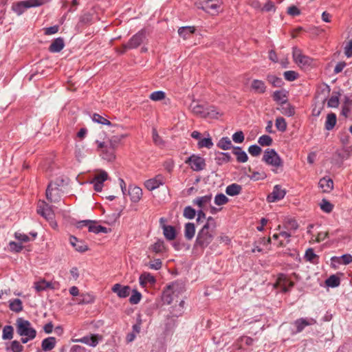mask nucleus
<instances>
[{
    "label": "nucleus",
    "mask_w": 352,
    "mask_h": 352,
    "mask_svg": "<svg viewBox=\"0 0 352 352\" xmlns=\"http://www.w3.org/2000/svg\"><path fill=\"white\" fill-rule=\"evenodd\" d=\"M37 212L46 220L50 221L52 226L55 228L57 224L53 221L54 218V212L52 207L44 201H39L37 205Z\"/></svg>",
    "instance_id": "5"
},
{
    "label": "nucleus",
    "mask_w": 352,
    "mask_h": 352,
    "mask_svg": "<svg viewBox=\"0 0 352 352\" xmlns=\"http://www.w3.org/2000/svg\"><path fill=\"white\" fill-rule=\"evenodd\" d=\"M50 0H25L19 1L16 3L13 4L12 8V10L16 12L18 15L23 14L25 10L28 8L32 7L41 6Z\"/></svg>",
    "instance_id": "4"
},
{
    "label": "nucleus",
    "mask_w": 352,
    "mask_h": 352,
    "mask_svg": "<svg viewBox=\"0 0 352 352\" xmlns=\"http://www.w3.org/2000/svg\"><path fill=\"white\" fill-rule=\"evenodd\" d=\"M163 234L164 237L168 240H174L176 237L175 228L172 226L162 225Z\"/></svg>",
    "instance_id": "28"
},
{
    "label": "nucleus",
    "mask_w": 352,
    "mask_h": 352,
    "mask_svg": "<svg viewBox=\"0 0 352 352\" xmlns=\"http://www.w3.org/2000/svg\"><path fill=\"white\" fill-rule=\"evenodd\" d=\"M195 28L193 26L182 27L178 30L179 35L184 39H188L195 32Z\"/></svg>",
    "instance_id": "32"
},
{
    "label": "nucleus",
    "mask_w": 352,
    "mask_h": 352,
    "mask_svg": "<svg viewBox=\"0 0 352 352\" xmlns=\"http://www.w3.org/2000/svg\"><path fill=\"white\" fill-rule=\"evenodd\" d=\"M9 248L10 251L12 252H20L23 250V246L21 245V243L10 241L9 243Z\"/></svg>",
    "instance_id": "61"
},
{
    "label": "nucleus",
    "mask_w": 352,
    "mask_h": 352,
    "mask_svg": "<svg viewBox=\"0 0 352 352\" xmlns=\"http://www.w3.org/2000/svg\"><path fill=\"white\" fill-rule=\"evenodd\" d=\"M9 307L12 311L19 313L23 310L22 301L19 298L10 300Z\"/></svg>",
    "instance_id": "41"
},
{
    "label": "nucleus",
    "mask_w": 352,
    "mask_h": 352,
    "mask_svg": "<svg viewBox=\"0 0 352 352\" xmlns=\"http://www.w3.org/2000/svg\"><path fill=\"white\" fill-rule=\"evenodd\" d=\"M111 290L113 293L116 294L119 298H124L129 296L131 288L129 286H123L119 283H116L112 287Z\"/></svg>",
    "instance_id": "16"
},
{
    "label": "nucleus",
    "mask_w": 352,
    "mask_h": 352,
    "mask_svg": "<svg viewBox=\"0 0 352 352\" xmlns=\"http://www.w3.org/2000/svg\"><path fill=\"white\" fill-rule=\"evenodd\" d=\"M56 340L54 337H49L42 341V349L45 351L52 350L56 345Z\"/></svg>",
    "instance_id": "31"
},
{
    "label": "nucleus",
    "mask_w": 352,
    "mask_h": 352,
    "mask_svg": "<svg viewBox=\"0 0 352 352\" xmlns=\"http://www.w3.org/2000/svg\"><path fill=\"white\" fill-rule=\"evenodd\" d=\"M15 325L17 333L22 337L21 340L22 343L25 344L35 338L36 331L28 320L23 318H18Z\"/></svg>",
    "instance_id": "2"
},
{
    "label": "nucleus",
    "mask_w": 352,
    "mask_h": 352,
    "mask_svg": "<svg viewBox=\"0 0 352 352\" xmlns=\"http://www.w3.org/2000/svg\"><path fill=\"white\" fill-rule=\"evenodd\" d=\"M316 323V320L314 318H300L294 322V325L296 327V332H301L307 326L313 325Z\"/></svg>",
    "instance_id": "17"
},
{
    "label": "nucleus",
    "mask_w": 352,
    "mask_h": 352,
    "mask_svg": "<svg viewBox=\"0 0 352 352\" xmlns=\"http://www.w3.org/2000/svg\"><path fill=\"white\" fill-rule=\"evenodd\" d=\"M145 38V33L143 30L139 31L133 35L129 42L122 45V50L118 52L121 54L124 53L127 50L134 49L139 47Z\"/></svg>",
    "instance_id": "7"
},
{
    "label": "nucleus",
    "mask_w": 352,
    "mask_h": 352,
    "mask_svg": "<svg viewBox=\"0 0 352 352\" xmlns=\"http://www.w3.org/2000/svg\"><path fill=\"white\" fill-rule=\"evenodd\" d=\"M46 198L50 202H58L60 200L61 192L56 184L50 182L46 189Z\"/></svg>",
    "instance_id": "9"
},
{
    "label": "nucleus",
    "mask_w": 352,
    "mask_h": 352,
    "mask_svg": "<svg viewBox=\"0 0 352 352\" xmlns=\"http://www.w3.org/2000/svg\"><path fill=\"white\" fill-rule=\"evenodd\" d=\"M286 194L285 189H283L279 185L274 187L273 191L267 197L268 202H275L282 199Z\"/></svg>",
    "instance_id": "15"
},
{
    "label": "nucleus",
    "mask_w": 352,
    "mask_h": 352,
    "mask_svg": "<svg viewBox=\"0 0 352 352\" xmlns=\"http://www.w3.org/2000/svg\"><path fill=\"white\" fill-rule=\"evenodd\" d=\"M95 143L96 151L103 160L112 162L116 159V149L109 145L107 142L96 140Z\"/></svg>",
    "instance_id": "3"
},
{
    "label": "nucleus",
    "mask_w": 352,
    "mask_h": 352,
    "mask_svg": "<svg viewBox=\"0 0 352 352\" xmlns=\"http://www.w3.org/2000/svg\"><path fill=\"white\" fill-rule=\"evenodd\" d=\"M284 78L288 81H294L297 79L298 74L294 71H286L283 74Z\"/></svg>",
    "instance_id": "60"
},
{
    "label": "nucleus",
    "mask_w": 352,
    "mask_h": 352,
    "mask_svg": "<svg viewBox=\"0 0 352 352\" xmlns=\"http://www.w3.org/2000/svg\"><path fill=\"white\" fill-rule=\"evenodd\" d=\"M126 137V135H113L107 141L105 142H107L109 145H110L116 150V148L120 144L121 141Z\"/></svg>",
    "instance_id": "35"
},
{
    "label": "nucleus",
    "mask_w": 352,
    "mask_h": 352,
    "mask_svg": "<svg viewBox=\"0 0 352 352\" xmlns=\"http://www.w3.org/2000/svg\"><path fill=\"white\" fill-rule=\"evenodd\" d=\"M128 194L131 201L134 203L138 202L142 196V190L138 186H129Z\"/></svg>",
    "instance_id": "20"
},
{
    "label": "nucleus",
    "mask_w": 352,
    "mask_h": 352,
    "mask_svg": "<svg viewBox=\"0 0 352 352\" xmlns=\"http://www.w3.org/2000/svg\"><path fill=\"white\" fill-rule=\"evenodd\" d=\"M212 195H206L205 196L199 197L192 201L193 204L197 206L199 209L204 210L210 204Z\"/></svg>",
    "instance_id": "18"
},
{
    "label": "nucleus",
    "mask_w": 352,
    "mask_h": 352,
    "mask_svg": "<svg viewBox=\"0 0 352 352\" xmlns=\"http://www.w3.org/2000/svg\"><path fill=\"white\" fill-rule=\"evenodd\" d=\"M196 213V210L191 206H186L184 209L183 215L188 219H192L195 218Z\"/></svg>",
    "instance_id": "50"
},
{
    "label": "nucleus",
    "mask_w": 352,
    "mask_h": 352,
    "mask_svg": "<svg viewBox=\"0 0 352 352\" xmlns=\"http://www.w3.org/2000/svg\"><path fill=\"white\" fill-rule=\"evenodd\" d=\"M152 138L153 141L158 146H162L164 145V142L162 138L159 135L156 129L153 128L152 130Z\"/></svg>",
    "instance_id": "49"
},
{
    "label": "nucleus",
    "mask_w": 352,
    "mask_h": 352,
    "mask_svg": "<svg viewBox=\"0 0 352 352\" xmlns=\"http://www.w3.org/2000/svg\"><path fill=\"white\" fill-rule=\"evenodd\" d=\"M278 109L281 112L282 114L288 117L293 116L295 113V109L290 104H282Z\"/></svg>",
    "instance_id": "39"
},
{
    "label": "nucleus",
    "mask_w": 352,
    "mask_h": 352,
    "mask_svg": "<svg viewBox=\"0 0 352 352\" xmlns=\"http://www.w3.org/2000/svg\"><path fill=\"white\" fill-rule=\"evenodd\" d=\"M223 112L214 106H210L206 109L204 118H218L223 115Z\"/></svg>",
    "instance_id": "29"
},
{
    "label": "nucleus",
    "mask_w": 352,
    "mask_h": 352,
    "mask_svg": "<svg viewBox=\"0 0 352 352\" xmlns=\"http://www.w3.org/2000/svg\"><path fill=\"white\" fill-rule=\"evenodd\" d=\"M217 146L223 150H228L232 147V144L229 138L224 137L219 141Z\"/></svg>",
    "instance_id": "44"
},
{
    "label": "nucleus",
    "mask_w": 352,
    "mask_h": 352,
    "mask_svg": "<svg viewBox=\"0 0 352 352\" xmlns=\"http://www.w3.org/2000/svg\"><path fill=\"white\" fill-rule=\"evenodd\" d=\"M185 162L188 164L190 168L195 171H200L205 168V160L198 155H192L189 157Z\"/></svg>",
    "instance_id": "12"
},
{
    "label": "nucleus",
    "mask_w": 352,
    "mask_h": 352,
    "mask_svg": "<svg viewBox=\"0 0 352 352\" xmlns=\"http://www.w3.org/2000/svg\"><path fill=\"white\" fill-rule=\"evenodd\" d=\"M34 288L37 292L45 291L47 289H55L54 284L52 282H47L43 279L34 283Z\"/></svg>",
    "instance_id": "25"
},
{
    "label": "nucleus",
    "mask_w": 352,
    "mask_h": 352,
    "mask_svg": "<svg viewBox=\"0 0 352 352\" xmlns=\"http://www.w3.org/2000/svg\"><path fill=\"white\" fill-rule=\"evenodd\" d=\"M320 208L322 211L329 213L333 210V206L327 199H322L320 204Z\"/></svg>",
    "instance_id": "53"
},
{
    "label": "nucleus",
    "mask_w": 352,
    "mask_h": 352,
    "mask_svg": "<svg viewBox=\"0 0 352 352\" xmlns=\"http://www.w3.org/2000/svg\"><path fill=\"white\" fill-rule=\"evenodd\" d=\"M261 148L256 144L251 145L248 148V152L252 156H258L261 153Z\"/></svg>",
    "instance_id": "64"
},
{
    "label": "nucleus",
    "mask_w": 352,
    "mask_h": 352,
    "mask_svg": "<svg viewBox=\"0 0 352 352\" xmlns=\"http://www.w3.org/2000/svg\"><path fill=\"white\" fill-rule=\"evenodd\" d=\"M65 46L64 40L61 37H58L53 41L49 47V50L51 52H59Z\"/></svg>",
    "instance_id": "23"
},
{
    "label": "nucleus",
    "mask_w": 352,
    "mask_h": 352,
    "mask_svg": "<svg viewBox=\"0 0 352 352\" xmlns=\"http://www.w3.org/2000/svg\"><path fill=\"white\" fill-rule=\"evenodd\" d=\"M287 94L283 90L276 91L273 94V99L276 102L285 104L287 103Z\"/></svg>",
    "instance_id": "36"
},
{
    "label": "nucleus",
    "mask_w": 352,
    "mask_h": 352,
    "mask_svg": "<svg viewBox=\"0 0 352 352\" xmlns=\"http://www.w3.org/2000/svg\"><path fill=\"white\" fill-rule=\"evenodd\" d=\"M267 79L274 87H280L282 82L281 78L274 75L267 76Z\"/></svg>",
    "instance_id": "58"
},
{
    "label": "nucleus",
    "mask_w": 352,
    "mask_h": 352,
    "mask_svg": "<svg viewBox=\"0 0 352 352\" xmlns=\"http://www.w3.org/2000/svg\"><path fill=\"white\" fill-rule=\"evenodd\" d=\"M141 298H142V294L137 290H133L132 295L131 296V297L129 298V302L132 305H136L140 301Z\"/></svg>",
    "instance_id": "57"
},
{
    "label": "nucleus",
    "mask_w": 352,
    "mask_h": 352,
    "mask_svg": "<svg viewBox=\"0 0 352 352\" xmlns=\"http://www.w3.org/2000/svg\"><path fill=\"white\" fill-rule=\"evenodd\" d=\"M331 261L340 264L347 265L352 262V256L349 254H346L340 257L333 256L331 258Z\"/></svg>",
    "instance_id": "38"
},
{
    "label": "nucleus",
    "mask_w": 352,
    "mask_h": 352,
    "mask_svg": "<svg viewBox=\"0 0 352 352\" xmlns=\"http://www.w3.org/2000/svg\"><path fill=\"white\" fill-rule=\"evenodd\" d=\"M69 242L78 252H84L88 250V246L84 241L78 240L74 236H70Z\"/></svg>",
    "instance_id": "21"
},
{
    "label": "nucleus",
    "mask_w": 352,
    "mask_h": 352,
    "mask_svg": "<svg viewBox=\"0 0 352 352\" xmlns=\"http://www.w3.org/2000/svg\"><path fill=\"white\" fill-rule=\"evenodd\" d=\"M336 116L333 113L327 114V120L325 122V129L330 131L333 129L336 124Z\"/></svg>",
    "instance_id": "40"
},
{
    "label": "nucleus",
    "mask_w": 352,
    "mask_h": 352,
    "mask_svg": "<svg viewBox=\"0 0 352 352\" xmlns=\"http://www.w3.org/2000/svg\"><path fill=\"white\" fill-rule=\"evenodd\" d=\"M251 89L257 94H264L266 91V86L263 81L254 79L251 83Z\"/></svg>",
    "instance_id": "26"
},
{
    "label": "nucleus",
    "mask_w": 352,
    "mask_h": 352,
    "mask_svg": "<svg viewBox=\"0 0 352 352\" xmlns=\"http://www.w3.org/2000/svg\"><path fill=\"white\" fill-rule=\"evenodd\" d=\"M263 161L267 164L276 168L283 165L280 157L274 149L267 148L265 150L263 156Z\"/></svg>",
    "instance_id": "8"
},
{
    "label": "nucleus",
    "mask_w": 352,
    "mask_h": 352,
    "mask_svg": "<svg viewBox=\"0 0 352 352\" xmlns=\"http://www.w3.org/2000/svg\"><path fill=\"white\" fill-rule=\"evenodd\" d=\"M228 202V198L223 194L220 193L215 196L214 203L217 206H221Z\"/></svg>",
    "instance_id": "55"
},
{
    "label": "nucleus",
    "mask_w": 352,
    "mask_h": 352,
    "mask_svg": "<svg viewBox=\"0 0 352 352\" xmlns=\"http://www.w3.org/2000/svg\"><path fill=\"white\" fill-rule=\"evenodd\" d=\"M232 158L228 153H219L215 157V161L219 165L231 161Z\"/></svg>",
    "instance_id": "42"
},
{
    "label": "nucleus",
    "mask_w": 352,
    "mask_h": 352,
    "mask_svg": "<svg viewBox=\"0 0 352 352\" xmlns=\"http://www.w3.org/2000/svg\"><path fill=\"white\" fill-rule=\"evenodd\" d=\"M14 329L10 325H6L3 329L2 339L11 340L13 338Z\"/></svg>",
    "instance_id": "46"
},
{
    "label": "nucleus",
    "mask_w": 352,
    "mask_h": 352,
    "mask_svg": "<svg viewBox=\"0 0 352 352\" xmlns=\"http://www.w3.org/2000/svg\"><path fill=\"white\" fill-rule=\"evenodd\" d=\"M190 108L194 114L201 118H204L206 108H205L203 105L193 101L190 104Z\"/></svg>",
    "instance_id": "30"
},
{
    "label": "nucleus",
    "mask_w": 352,
    "mask_h": 352,
    "mask_svg": "<svg viewBox=\"0 0 352 352\" xmlns=\"http://www.w3.org/2000/svg\"><path fill=\"white\" fill-rule=\"evenodd\" d=\"M318 185L324 192H329L333 188V180L329 177L322 178L319 181Z\"/></svg>",
    "instance_id": "22"
},
{
    "label": "nucleus",
    "mask_w": 352,
    "mask_h": 352,
    "mask_svg": "<svg viewBox=\"0 0 352 352\" xmlns=\"http://www.w3.org/2000/svg\"><path fill=\"white\" fill-rule=\"evenodd\" d=\"M241 190V186L237 184H232L226 187V192L230 196H235L239 195Z\"/></svg>",
    "instance_id": "34"
},
{
    "label": "nucleus",
    "mask_w": 352,
    "mask_h": 352,
    "mask_svg": "<svg viewBox=\"0 0 352 352\" xmlns=\"http://www.w3.org/2000/svg\"><path fill=\"white\" fill-rule=\"evenodd\" d=\"M166 98V94L163 91H156L154 92H152L149 98L153 101H161L164 100Z\"/></svg>",
    "instance_id": "48"
},
{
    "label": "nucleus",
    "mask_w": 352,
    "mask_h": 352,
    "mask_svg": "<svg viewBox=\"0 0 352 352\" xmlns=\"http://www.w3.org/2000/svg\"><path fill=\"white\" fill-rule=\"evenodd\" d=\"M93 121L98 122L99 124H105V125H111V122L107 119L103 118L102 116L94 113L92 117Z\"/></svg>",
    "instance_id": "56"
},
{
    "label": "nucleus",
    "mask_w": 352,
    "mask_h": 352,
    "mask_svg": "<svg viewBox=\"0 0 352 352\" xmlns=\"http://www.w3.org/2000/svg\"><path fill=\"white\" fill-rule=\"evenodd\" d=\"M232 140L235 143H242L244 141L245 137L242 131H239L234 133L232 136Z\"/></svg>",
    "instance_id": "59"
},
{
    "label": "nucleus",
    "mask_w": 352,
    "mask_h": 352,
    "mask_svg": "<svg viewBox=\"0 0 352 352\" xmlns=\"http://www.w3.org/2000/svg\"><path fill=\"white\" fill-rule=\"evenodd\" d=\"M272 138L267 135H263L258 138V142L260 145L265 146H270L272 144Z\"/></svg>",
    "instance_id": "54"
},
{
    "label": "nucleus",
    "mask_w": 352,
    "mask_h": 352,
    "mask_svg": "<svg viewBox=\"0 0 352 352\" xmlns=\"http://www.w3.org/2000/svg\"><path fill=\"white\" fill-rule=\"evenodd\" d=\"M232 153L236 157V160L239 163H245L248 160L247 153L241 147H233Z\"/></svg>",
    "instance_id": "27"
},
{
    "label": "nucleus",
    "mask_w": 352,
    "mask_h": 352,
    "mask_svg": "<svg viewBox=\"0 0 352 352\" xmlns=\"http://www.w3.org/2000/svg\"><path fill=\"white\" fill-rule=\"evenodd\" d=\"M150 250L156 254L164 252L165 251V245L164 241L162 240H157L150 247Z\"/></svg>",
    "instance_id": "43"
},
{
    "label": "nucleus",
    "mask_w": 352,
    "mask_h": 352,
    "mask_svg": "<svg viewBox=\"0 0 352 352\" xmlns=\"http://www.w3.org/2000/svg\"><path fill=\"white\" fill-rule=\"evenodd\" d=\"M217 224L215 219L209 217L207 219L206 224L199 231L197 239L196 245L202 248H206L213 240L215 234Z\"/></svg>",
    "instance_id": "1"
},
{
    "label": "nucleus",
    "mask_w": 352,
    "mask_h": 352,
    "mask_svg": "<svg viewBox=\"0 0 352 352\" xmlns=\"http://www.w3.org/2000/svg\"><path fill=\"white\" fill-rule=\"evenodd\" d=\"M325 283L328 287H336L340 285V280L336 275H331L326 280Z\"/></svg>",
    "instance_id": "47"
},
{
    "label": "nucleus",
    "mask_w": 352,
    "mask_h": 352,
    "mask_svg": "<svg viewBox=\"0 0 352 352\" xmlns=\"http://www.w3.org/2000/svg\"><path fill=\"white\" fill-rule=\"evenodd\" d=\"M94 301L93 296L89 294H82L78 299L79 304H87Z\"/></svg>",
    "instance_id": "63"
},
{
    "label": "nucleus",
    "mask_w": 352,
    "mask_h": 352,
    "mask_svg": "<svg viewBox=\"0 0 352 352\" xmlns=\"http://www.w3.org/2000/svg\"><path fill=\"white\" fill-rule=\"evenodd\" d=\"M278 284L283 287L284 292L289 291L294 286V282L288 280L285 276L278 278Z\"/></svg>",
    "instance_id": "37"
},
{
    "label": "nucleus",
    "mask_w": 352,
    "mask_h": 352,
    "mask_svg": "<svg viewBox=\"0 0 352 352\" xmlns=\"http://www.w3.org/2000/svg\"><path fill=\"white\" fill-rule=\"evenodd\" d=\"M99 336L98 335L86 336L79 339L74 340V342H81L91 346H96L98 344Z\"/></svg>",
    "instance_id": "19"
},
{
    "label": "nucleus",
    "mask_w": 352,
    "mask_h": 352,
    "mask_svg": "<svg viewBox=\"0 0 352 352\" xmlns=\"http://www.w3.org/2000/svg\"><path fill=\"white\" fill-rule=\"evenodd\" d=\"M275 125L276 129L281 132H284L287 129V122L282 117L276 118Z\"/></svg>",
    "instance_id": "52"
},
{
    "label": "nucleus",
    "mask_w": 352,
    "mask_h": 352,
    "mask_svg": "<svg viewBox=\"0 0 352 352\" xmlns=\"http://www.w3.org/2000/svg\"><path fill=\"white\" fill-rule=\"evenodd\" d=\"M294 61L301 68L307 69L313 65L314 60L303 54L301 50L294 47L292 52Z\"/></svg>",
    "instance_id": "6"
},
{
    "label": "nucleus",
    "mask_w": 352,
    "mask_h": 352,
    "mask_svg": "<svg viewBox=\"0 0 352 352\" xmlns=\"http://www.w3.org/2000/svg\"><path fill=\"white\" fill-rule=\"evenodd\" d=\"M197 145H198V147L200 148H204V147L210 148L213 146V142L210 138H206L200 139L198 142Z\"/></svg>",
    "instance_id": "51"
},
{
    "label": "nucleus",
    "mask_w": 352,
    "mask_h": 352,
    "mask_svg": "<svg viewBox=\"0 0 352 352\" xmlns=\"http://www.w3.org/2000/svg\"><path fill=\"white\" fill-rule=\"evenodd\" d=\"M165 182V178L162 175H157L155 177L148 179L145 182V187L148 190H153L160 186L163 185Z\"/></svg>",
    "instance_id": "14"
},
{
    "label": "nucleus",
    "mask_w": 352,
    "mask_h": 352,
    "mask_svg": "<svg viewBox=\"0 0 352 352\" xmlns=\"http://www.w3.org/2000/svg\"><path fill=\"white\" fill-rule=\"evenodd\" d=\"M10 349L12 352H22L23 346L19 341L14 340L11 342Z\"/></svg>",
    "instance_id": "62"
},
{
    "label": "nucleus",
    "mask_w": 352,
    "mask_h": 352,
    "mask_svg": "<svg viewBox=\"0 0 352 352\" xmlns=\"http://www.w3.org/2000/svg\"><path fill=\"white\" fill-rule=\"evenodd\" d=\"M339 96L338 92H333L327 102L328 107L336 108L339 105Z\"/></svg>",
    "instance_id": "45"
},
{
    "label": "nucleus",
    "mask_w": 352,
    "mask_h": 352,
    "mask_svg": "<svg viewBox=\"0 0 352 352\" xmlns=\"http://www.w3.org/2000/svg\"><path fill=\"white\" fill-rule=\"evenodd\" d=\"M195 234V226L192 223H187L184 227V236L188 240H191Z\"/></svg>",
    "instance_id": "33"
},
{
    "label": "nucleus",
    "mask_w": 352,
    "mask_h": 352,
    "mask_svg": "<svg viewBox=\"0 0 352 352\" xmlns=\"http://www.w3.org/2000/svg\"><path fill=\"white\" fill-rule=\"evenodd\" d=\"M139 280L142 287H145L147 284L154 285L156 282L155 278L148 272L142 273Z\"/></svg>",
    "instance_id": "24"
},
{
    "label": "nucleus",
    "mask_w": 352,
    "mask_h": 352,
    "mask_svg": "<svg viewBox=\"0 0 352 352\" xmlns=\"http://www.w3.org/2000/svg\"><path fill=\"white\" fill-rule=\"evenodd\" d=\"M179 285L176 283L168 285L163 292L162 300L164 302L168 305L170 304L174 300L175 296L179 294Z\"/></svg>",
    "instance_id": "10"
},
{
    "label": "nucleus",
    "mask_w": 352,
    "mask_h": 352,
    "mask_svg": "<svg viewBox=\"0 0 352 352\" xmlns=\"http://www.w3.org/2000/svg\"><path fill=\"white\" fill-rule=\"evenodd\" d=\"M108 179V174L104 170H100L96 174L91 182L94 184V190L100 192L103 187V182Z\"/></svg>",
    "instance_id": "13"
},
{
    "label": "nucleus",
    "mask_w": 352,
    "mask_h": 352,
    "mask_svg": "<svg viewBox=\"0 0 352 352\" xmlns=\"http://www.w3.org/2000/svg\"><path fill=\"white\" fill-rule=\"evenodd\" d=\"M201 3V8L204 11L212 15H215L219 12L222 1L221 0H204Z\"/></svg>",
    "instance_id": "11"
}]
</instances>
